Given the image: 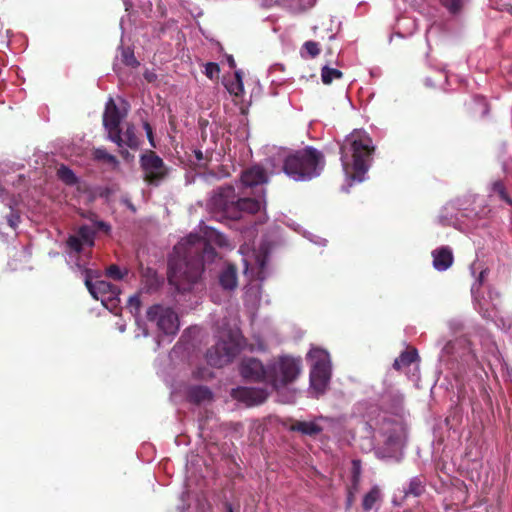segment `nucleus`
Here are the masks:
<instances>
[{"mask_svg": "<svg viewBox=\"0 0 512 512\" xmlns=\"http://www.w3.org/2000/svg\"><path fill=\"white\" fill-rule=\"evenodd\" d=\"M219 283L225 290H233L237 286V271L232 265H228L219 276Z\"/></svg>", "mask_w": 512, "mask_h": 512, "instance_id": "27", "label": "nucleus"}, {"mask_svg": "<svg viewBox=\"0 0 512 512\" xmlns=\"http://www.w3.org/2000/svg\"><path fill=\"white\" fill-rule=\"evenodd\" d=\"M196 155H197V158H198V159H201V157H202V153H201V152H197V154H196Z\"/></svg>", "mask_w": 512, "mask_h": 512, "instance_id": "60", "label": "nucleus"}, {"mask_svg": "<svg viewBox=\"0 0 512 512\" xmlns=\"http://www.w3.org/2000/svg\"><path fill=\"white\" fill-rule=\"evenodd\" d=\"M121 111H126V109L119 108L115 101L109 98L103 115V125L110 141L120 140V123L125 116Z\"/></svg>", "mask_w": 512, "mask_h": 512, "instance_id": "15", "label": "nucleus"}, {"mask_svg": "<svg viewBox=\"0 0 512 512\" xmlns=\"http://www.w3.org/2000/svg\"><path fill=\"white\" fill-rule=\"evenodd\" d=\"M227 89L229 93L235 96H241L244 92V84L242 79V72L236 71L234 75V79L227 84Z\"/></svg>", "mask_w": 512, "mask_h": 512, "instance_id": "31", "label": "nucleus"}, {"mask_svg": "<svg viewBox=\"0 0 512 512\" xmlns=\"http://www.w3.org/2000/svg\"><path fill=\"white\" fill-rule=\"evenodd\" d=\"M140 166L144 179L152 185H159L168 174V168L163 160L152 151L141 155Z\"/></svg>", "mask_w": 512, "mask_h": 512, "instance_id": "13", "label": "nucleus"}, {"mask_svg": "<svg viewBox=\"0 0 512 512\" xmlns=\"http://www.w3.org/2000/svg\"><path fill=\"white\" fill-rule=\"evenodd\" d=\"M143 128H144V130L146 132V135H147V138H148V141H149L150 145L153 148H156V144H155L154 136H153V130H152L151 125L148 122H144L143 123Z\"/></svg>", "mask_w": 512, "mask_h": 512, "instance_id": "44", "label": "nucleus"}, {"mask_svg": "<svg viewBox=\"0 0 512 512\" xmlns=\"http://www.w3.org/2000/svg\"><path fill=\"white\" fill-rule=\"evenodd\" d=\"M85 284L93 296V298L100 300L104 307L110 311H114L119 304V289L105 280H97L92 282L86 276Z\"/></svg>", "mask_w": 512, "mask_h": 512, "instance_id": "12", "label": "nucleus"}, {"mask_svg": "<svg viewBox=\"0 0 512 512\" xmlns=\"http://www.w3.org/2000/svg\"><path fill=\"white\" fill-rule=\"evenodd\" d=\"M147 274H148L149 276H151V284H150V288H151V289L157 288L160 282H159V279H158V277H157V275H156V272H155V271H152V270H150V269H149V270L147 271Z\"/></svg>", "mask_w": 512, "mask_h": 512, "instance_id": "47", "label": "nucleus"}, {"mask_svg": "<svg viewBox=\"0 0 512 512\" xmlns=\"http://www.w3.org/2000/svg\"><path fill=\"white\" fill-rule=\"evenodd\" d=\"M106 274L109 278L121 280L127 274V270L121 271L117 265H111L107 268Z\"/></svg>", "mask_w": 512, "mask_h": 512, "instance_id": "37", "label": "nucleus"}, {"mask_svg": "<svg viewBox=\"0 0 512 512\" xmlns=\"http://www.w3.org/2000/svg\"><path fill=\"white\" fill-rule=\"evenodd\" d=\"M0 41L4 42L5 41V36L2 34V32L0 31Z\"/></svg>", "mask_w": 512, "mask_h": 512, "instance_id": "59", "label": "nucleus"}, {"mask_svg": "<svg viewBox=\"0 0 512 512\" xmlns=\"http://www.w3.org/2000/svg\"><path fill=\"white\" fill-rule=\"evenodd\" d=\"M460 216L462 213L456 211V207L453 203H447L441 210L438 220L442 225H452L456 227L460 222Z\"/></svg>", "mask_w": 512, "mask_h": 512, "instance_id": "25", "label": "nucleus"}, {"mask_svg": "<svg viewBox=\"0 0 512 512\" xmlns=\"http://www.w3.org/2000/svg\"><path fill=\"white\" fill-rule=\"evenodd\" d=\"M136 323H137V326H138V332L136 333V336H147L148 335V330L146 327H143L140 323V321L138 319H136Z\"/></svg>", "mask_w": 512, "mask_h": 512, "instance_id": "48", "label": "nucleus"}, {"mask_svg": "<svg viewBox=\"0 0 512 512\" xmlns=\"http://www.w3.org/2000/svg\"><path fill=\"white\" fill-rule=\"evenodd\" d=\"M140 298L138 295H133L128 300V307L130 309V312L136 316L139 309H140Z\"/></svg>", "mask_w": 512, "mask_h": 512, "instance_id": "41", "label": "nucleus"}, {"mask_svg": "<svg viewBox=\"0 0 512 512\" xmlns=\"http://www.w3.org/2000/svg\"><path fill=\"white\" fill-rule=\"evenodd\" d=\"M433 267L437 271H446L453 264V252L448 246H442L432 251Z\"/></svg>", "mask_w": 512, "mask_h": 512, "instance_id": "20", "label": "nucleus"}, {"mask_svg": "<svg viewBox=\"0 0 512 512\" xmlns=\"http://www.w3.org/2000/svg\"><path fill=\"white\" fill-rule=\"evenodd\" d=\"M186 495H188V492H183V493H182V496H181V497H182V499H184V497H185Z\"/></svg>", "mask_w": 512, "mask_h": 512, "instance_id": "61", "label": "nucleus"}, {"mask_svg": "<svg viewBox=\"0 0 512 512\" xmlns=\"http://www.w3.org/2000/svg\"><path fill=\"white\" fill-rule=\"evenodd\" d=\"M93 228L96 230L104 231L108 233L111 229L110 225L104 221H95L93 224Z\"/></svg>", "mask_w": 512, "mask_h": 512, "instance_id": "45", "label": "nucleus"}, {"mask_svg": "<svg viewBox=\"0 0 512 512\" xmlns=\"http://www.w3.org/2000/svg\"><path fill=\"white\" fill-rule=\"evenodd\" d=\"M301 371V360L290 356H280L268 363V385L277 392L292 383Z\"/></svg>", "mask_w": 512, "mask_h": 512, "instance_id": "7", "label": "nucleus"}, {"mask_svg": "<svg viewBox=\"0 0 512 512\" xmlns=\"http://www.w3.org/2000/svg\"><path fill=\"white\" fill-rule=\"evenodd\" d=\"M377 433L385 438L387 446L399 448L405 439L406 427L402 418L385 415L377 427Z\"/></svg>", "mask_w": 512, "mask_h": 512, "instance_id": "11", "label": "nucleus"}, {"mask_svg": "<svg viewBox=\"0 0 512 512\" xmlns=\"http://www.w3.org/2000/svg\"><path fill=\"white\" fill-rule=\"evenodd\" d=\"M375 454H376V456H377L378 458H386V457H387L386 455H384V454L381 452V450H380V449H377V450L375 451Z\"/></svg>", "mask_w": 512, "mask_h": 512, "instance_id": "55", "label": "nucleus"}, {"mask_svg": "<svg viewBox=\"0 0 512 512\" xmlns=\"http://www.w3.org/2000/svg\"><path fill=\"white\" fill-rule=\"evenodd\" d=\"M0 202L5 203L10 209L11 213L7 216V223L12 229H16L19 222V214L14 212V207L17 205L18 200L14 196H9L5 189L0 185Z\"/></svg>", "mask_w": 512, "mask_h": 512, "instance_id": "22", "label": "nucleus"}, {"mask_svg": "<svg viewBox=\"0 0 512 512\" xmlns=\"http://www.w3.org/2000/svg\"><path fill=\"white\" fill-rule=\"evenodd\" d=\"M267 182V173L260 166H253L242 173L241 183L244 187H255Z\"/></svg>", "mask_w": 512, "mask_h": 512, "instance_id": "21", "label": "nucleus"}, {"mask_svg": "<svg viewBox=\"0 0 512 512\" xmlns=\"http://www.w3.org/2000/svg\"><path fill=\"white\" fill-rule=\"evenodd\" d=\"M441 2L451 13H457L463 5V0H441Z\"/></svg>", "mask_w": 512, "mask_h": 512, "instance_id": "38", "label": "nucleus"}, {"mask_svg": "<svg viewBox=\"0 0 512 512\" xmlns=\"http://www.w3.org/2000/svg\"><path fill=\"white\" fill-rule=\"evenodd\" d=\"M216 344L206 353V360L210 366L223 367L230 363L243 347V337L236 324L230 326L223 323L217 335Z\"/></svg>", "mask_w": 512, "mask_h": 512, "instance_id": "5", "label": "nucleus"}, {"mask_svg": "<svg viewBox=\"0 0 512 512\" xmlns=\"http://www.w3.org/2000/svg\"><path fill=\"white\" fill-rule=\"evenodd\" d=\"M380 499V490L377 486H374L371 488V490L365 494L363 501H362V507L364 510L369 511L371 510L376 502Z\"/></svg>", "mask_w": 512, "mask_h": 512, "instance_id": "32", "label": "nucleus"}, {"mask_svg": "<svg viewBox=\"0 0 512 512\" xmlns=\"http://www.w3.org/2000/svg\"><path fill=\"white\" fill-rule=\"evenodd\" d=\"M199 233H191L175 245L169 258L168 281L178 293L192 290L199 280L205 263L217 258L215 247L232 250L230 240L214 227L199 224Z\"/></svg>", "mask_w": 512, "mask_h": 512, "instance_id": "1", "label": "nucleus"}, {"mask_svg": "<svg viewBox=\"0 0 512 512\" xmlns=\"http://www.w3.org/2000/svg\"><path fill=\"white\" fill-rule=\"evenodd\" d=\"M228 63L230 65L231 68H234L235 67V62H234V59L232 56H229L228 57Z\"/></svg>", "mask_w": 512, "mask_h": 512, "instance_id": "56", "label": "nucleus"}, {"mask_svg": "<svg viewBox=\"0 0 512 512\" xmlns=\"http://www.w3.org/2000/svg\"><path fill=\"white\" fill-rule=\"evenodd\" d=\"M219 72H220V69H219L218 64L209 62L205 65L204 73L209 79H214V78L218 77Z\"/></svg>", "mask_w": 512, "mask_h": 512, "instance_id": "40", "label": "nucleus"}, {"mask_svg": "<svg viewBox=\"0 0 512 512\" xmlns=\"http://www.w3.org/2000/svg\"><path fill=\"white\" fill-rule=\"evenodd\" d=\"M425 491V480L421 477L415 476L410 479L408 486L404 488V496L419 497Z\"/></svg>", "mask_w": 512, "mask_h": 512, "instance_id": "29", "label": "nucleus"}, {"mask_svg": "<svg viewBox=\"0 0 512 512\" xmlns=\"http://www.w3.org/2000/svg\"><path fill=\"white\" fill-rule=\"evenodd\" d=\"M311 362L310 388L316 396L323 394L331 377L329 353L320 348H313L308 353Z\"/></svg>", "mask_w": 512, "mask_h": 512, "instance_id": "9", "label": "nucleus"}, {"mask_svg": "<svg viewBox=\"0 0 512 512\" xmlns=\"http://www.w3.org/2000/svg\"><path fill=\"white\" fill-rule=\"evenodd\" d=\"M373 152V141L366 131L356 129L345 137L340 146V160L346 182L342 191L349 192L353 183H361L366 179Z\"/></svg>", "mask_w": 512, "mask_h": 512, "instance_id": "2", "label": "nucleus"}, {"mask_svg": "<svg viewBox=\"0 0 512 512\" xmlns=\"http://www.w3.org/2000/svg\"><path fill=\"white\" fill-rule=\"evenodd\" d=\"M449 326L451 330L457 331L462 328V323L460 321H450Z\"/></svg>", "mask_w": 512, "mask_h": 512, "instance_id": "50", "label": "nucleus"}, {"mask_svg": "<svg viewBox=\"0 0 512 512\" xmlns=\"http://www.w3.org/2000/svg\"><path fill=\"white\" fill-rule=\"evenodd\" d=\"M450 355L454 356L455 359L460 358L467 364L476 361V356L471 348V344L466 338L449 341L443 346L440 360H444L446 356Z\"/></svg>", "mask_w": 512, "mask_h": 512, "instance_id": "16", "label": "nucleus"}, {"mask_svg": "<svg viewBox=\"0 0 512 512\" xmlns=\"http://www.w3.org/2000/svg\"><path fill=\"white\" fill-rule=\"evenodd\" d=\"M264 204V194L258 199L244 197L235 201L234 189L230 186L216 190L207 203L210 213L219 221L239 219L243 213L254 214Z\"/></svg>", "mask_w": 512, "mask_h": 512, "instance_id": "4", "label": "nucleus"}, {"mask_svg": "<svg viewBox=\"0 0 512 512\" xmlns=\"http://www.w3.org/2000/svg\"><path fill=\"white\" fill-rule=\"evenodd\" d=\"M95 229L92 226L83 225L79 227L74 235H70L66 245L68 249V262L74 263L80 271H87L85 262L82 261L80 254L85 247L91 248L94 245Z\"/></svg>", "mask_w": 512, "mask_h": 512, "instance_id": "10", "label": "nucleus"}, {"mask_svg": "<svg viewBox=\"0 0 512 512\" xmlns=\"http://www.w3.org/2000/svg\"><path fill=\"white\" fill-rule=\"evenodd\" d=\"M326 420L325 417H319L314 421H296L292 426V431L300 432L304 435L315 436L322 432L323 428L318 421Z\"/></svg>", "mask_w": 512, "mask_h": 512, "instance_id": "24", "label": "nucleus"}, {"mask_svg": "<svg viewBox=\"0 0 512 512\" xmlns=\"http://www.w3.org/2000/svg\"><path fill=\"white\" fill-rule=\"evenodd\" d=\"M342 72L335 68L324 66L321 70V79L324 84H330L334 79H340Z\"/></svg>", "mask_w": 512, "mask_h": 512, "instance_id": "35", "label": "nucleus"}, {"mask_svg": "<svg viewBox=\"0 0 512 512\" xmlns=\"http://www.w3.org/2000/svg\"><path fill=\"white\" fill-rule=\"evenodd\" d=\"M294 400V395L290 394L287 398L281 399L282 402H292Z\"/></svg>", "mask_w": 512, "mask_h": 512, "instance_id": "54", "label": "nucleus"}, {"mask_svg": "<svg viewBox=\"0 0 512 512\" xmlns=\"http://www.w3.org/2000/svg\"><path fill=\"white\" fill-rule=\"evenodd\" d=\"M187 400L195 404H206L212 401V391L203 385L187 386L184 390Z\"/></svg>", "mask_w": 512, "mask_h": 512, "instance_id": "19", "label": "nucleus"}, {"mask_svg": "<svg viewBox=\"0 0 512 512\" xmlns=\"http://www.w3.org/2000/svg\"><path fill=\"white\" fill-rule=\"evenodd\" d=\"M57 175L60 180L68 185H74L78 181L75 173L69 167L64 165L59 167Z\"/></svg>", "mask_w": 512, "mask_h": 512, "instance_id": "34", "label": "nucleus"}, {"mask_svg": "<svg viewBox=\"0 0 512 512\" xmlns=\"http://www.w3.org/2000/svg\"><path fill=\"white\" fill-rule=\"evenodd\" d=\"M304 50L310 57H316L320 53V48L317 42L307 41L303 45Z\"/></svg>", "mask_w": 512, "mask_h": 512, "instance_id": "39", "label": "nucleus"}, {"mask_svg": "<svg viewBox=\"0 0 512 512\" xmlns=\"http://www.w3.org/2000/svg\"><path fill=\"white\" fill-rule=\"evenodd\" d=\"M113 142L119 147L127 146L131 149H137L140 144L133 125H128L123 133L120 131V140Z\"/></svg>", "mask_w": 512, "mask_h": 512, "instance_id": "26", "label": "nucleus"}, {"mask_svg": "<svg viewBox=\"0 0 512 512\" xmlns=\"http://www.w3.org/2000/svg\"><path fill=\"white\" fill-rule=\"evenodd\" d=\"M240 373L248 381L268 384V365L264 366L256 358H245L241 362Z\"/></svg>", "mask_w": 512, "mask_h": 512, "instance_id": "17", "label": "nucleus"}, {"mask_svg": "<svg viewBox=\"0 0 512 512\" xmlns=\"http://www.w3.org/2000/svg\"><path fill=\"white\" fill-rule=\"evenodd\" d=\"M147 320L151 327L157 330L155 338L157 348L161 347L165 340L170 343L180 326L176 312L160 304L153 305L147 310Z\"/></svg>", "mask_w": 512, "mask_h": 512, "instance_id": "6", "label": "nucleus"}, {"mask_svg": "<svg viewBox=\"0 0 512 512\" xmlns=\"http://www.w3.org/2000/svg\"><path fill=\"white\" fill-rule=\"evenodd\" d=\"M243 256L244 274L250 278V281H264L270 275L269 251L265 243L261 244L257 250H249L247 245L239 249Z\"/></svg>", "mask_w": 512, "mask_h": 512, "instance_id": "8", "label": "nucleus"}, {"mask_svg": "<svg viewBox=\"0 0 512 512\" xmlns=\"http://www.w3.org/2000/svg\"><path fill=\"white\" fill-rule=\"evenodd\" d=\"M231 395L247 406H254L262 404L267 399L268 391L265 388L238 387L232 390Z\"/></svg>", "mask_w": 512, "mask_h": 512, "instance_id": "18", "label": "nucleus"}, {"mask_svg": "<svg viewBox=\"0 0 512 512\" xmlns=\"http://www.w3.org/2000/svg\"><path fill=\"white\" fill-rule=\"evenodd\" d=\"M119 330H120V332H124L126 330L125 324H120L119 325Z\"/></svg>", "mask_w": 512, "mask_h": 512, "instance_id": "57", "label": "nucleus"}, {"mask_svg": "<svg viewBox=\"0 0 512 512\" xmlns=\"http://www.w3.org/2000/svg\"><path fill=\"white\" fill-rule=\"evenodd\" d=\"M226 508H227V512H233V508H232L231 504H227Z\"/></svg>", "mask_w": 512, "mask_h": 512, "instance_id": "58", "label": "nucleus"}, {"mask_svg": "<svg viewBox=\"0 0 512 512\" xmlns=\"http://www.w3.org/2000/svg\"><path fill=\"white\" fill-rule=\"evenodd\" d=\"M143 128H144V130L146 132V135H147V138H148V141H149L150 145L153 148H156V144H155L154 136H153V130H152L151 125L148 122H144L143 123Z\"/></svg>", "mask_w": 512, "mask_h": 512, "instance_id": "42", "label": "nucleus"}, {"mask_svg": "<svg viewBox=\"0 0 512 512\" xmlns=\"http://www.w3.org/2000/svg\"><path fill=\"white\" fill-rule=\"evenodd\" d=\"M304 237H306L307 239H309L311 242L317 244V245H325L326 243V240L321 238V237H318V236H314L312 235L311 233H306L304 232L303 233Z\"/></svg>", "mask_w": 512, "mask_h": 512, "instance_id": "46", "label": "nucleus"}, {"mask_svg": "<svg viewBox=\"0 0 512 512\" xmlns=\"http://www.w3.org/2000/svg\"><path fill=\"white\" fill-rule=\"evenodd\" d=\"M144 77L148 82H153L156 79V75L149 71L145 72Z\"/></svg>", "mask_w": 512, "mask_h": 512, "instance_id": "52", "label": "nucleus"}, {"mask_svg": "<svg viewBox=\"0 0 512 512\" xmlns=\"http://www.w3.org/2000/svg\"><path fill=\"white\" fill-rule=\"evenodd\" d=\"M121 59L122 62L127 66L137 67L139 65V62L134 56V52L130 48L122 50Z\"/></svg>", "mask_w": 512, "mask_h": 512, "instance_id": "36", "label": "nucleus"}, {"mask_svg": "<svg viewBox=\"0 0 512 512\" xmlns=\"http://www.w3.org/2000/svg\"><path fill=\"white\" fill-rule=\"evenodd\" d=\"M289 227H291L293 230H295L298 233H301V227L300 225L294 224V223H287Z\"/></svg>", "mask_w": 512, "mask_h": 512, "instance_id": "53", "label": "nucleus"}, {"mask_svg": "<svg viewBox=\"0 0 512 512\" xmlns=\"http://www.w3.org/2000/svg\"><path fill=\"white\" fill-rule=\"evenodd\" d=\"M94 158L98 161H102L112 165L113 167L118 166V160L116 157L107 152L105 148H96L93 152Z\"/></svg>", "mask_w": 512, "mask_h": 512, "instance_id": "33", "label": "nucleus"}, {"mask_svg": "<svg viewBox=\"0 0 512 512\" xmlns=\"http://www.w3.org/2000/svg\"><path fill=\"white\" fill-rule=\"evenodd\" d=\"M487 274L486 270H482L476 282L471 287V293L474 299L475 308L484 318H492L493 311L497 306L498 293L489 291V300L486 298H479V290Z\"/></svg>", "mask_w": 512, "mask_h": 512, "instance_id": "14", "label": "nucleus"}, {"mask_svg": "<svg viewBox=\"0 0 512 512\" xmlns=\"http://www.w3.org/2000/svg\"><path fill=\"white\" fill-rule=\"evenodd\" d=\"M489 197L497 199L512 207V197L502 180H495L489 186Z\"/></svg>", "mask_w": 512, "mask_h": 512, "instance_id": "23", "label": "nucleus"}, {"mask_svg": "<svg viewBox=\"0 0 512 512\" xmlns=\"http://www.w3.org/2000/svg\"><path fill=\"white\" fill-rule=\"evenodd\" d=\"M418 361V353L416 349H410L401 353V355L394 360L393 368L401 370L409 367Z\"/></svg>", "mask_w": 512, "mask_h": 512, "instance_id": "28", "label": "nucleus"}, {"mask_svg": "<svg viewBox=\"0 0 512 512\" xmlns=\"http://www.w3.org/2000/svg\"><path fill=\"white\" fill-rule=\"evenodd\" d=\"M143 128H144V130L146 132V135H147V138H148V141H149L150 145L153 148H156V144H155L154 136H153V130H152L151 125L148 122H144L143 123Z\"/></svg>", "mask_w": 512, "mask_h": 512, "instance_id": "43", "label": "nucleus"}, {"mask_svg": "<svg viewBox=\"0 0 512 512\" xmlns=\"http://www.w3.org/2000/svg\"><path fill=\"white\" fill-rule=\"evenodd\" d=\"M353 467H354V480L357 481V477H358L359 469H360L359 462L354 460Z\"/></svg>", "mask_w": 512, "mask_h": 512, "instance_id": "51", "label": "nucleus"}, {"mask_svg": "<svg viewBox=\"0 0 512 512\" xmlns=\"http://www.w3.org/2000/svg\"><path fill=\"white\" fill-rule=\"evenodd\" d=\"M121 153H122V155H123V156H127V155H129V152H127V151H126V152H123V151H122Z\"/></svg>", "mask_w": 512, "mask_h": 512, "instance_id": "62", "label": "nucleus"}, {"mask_svg": "<svg viewBox=\"0 0 512 512\" xmlns=\"http://www.w3.org/2000/svg\"><path fill=\"white\" fill-rule=\"evenodd\" d=\"M261 295V286L259 284L250 283L245 291V302L252 306L256 307L259 304Z\"/></svg>", "mask_w": 512, "mask_h": 512, "instance_id": "30", "label": "nucleus"}, {"mask_svg": "<svg viewBox=\"0 0 512 512\" xmlns=\"http://www.w3.org/2000/svg\"><path fill=\"white\" fill-rule=\"evenodd\" d=\"M16 178H17L18 181H23L24 180V177L22 175H20V174L17 175ZM3 182H4V184H7V185L8 184L14 185L15 184V177H10V178H6L5 177Z\"/></svg>", "mask_w": 512, "mask_h": 512, "instance_id": "49", "label": "nucleus"}, {"mask_svg": "<svg viewBox=\"0 0 512 512\" xmlns=\"http://www.w3.org/2000/svg\"><path fill=\"white\" fill-rule=\"evenodd\" d=\"M279 159L283 164L278 170L272 159L267 160L272 167L271 173L282 170L290 179L298 182L310 181L320 176L325 166L323 153L311 146L287 155L282 151Z\"/></svg>", "mask_w": 512, "mask_h": 512, "instance_id": "3", "label": "nucleus"}]
</instances>
